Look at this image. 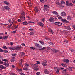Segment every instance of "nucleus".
I'll list each match as a JSON object with an SVG mask.
<instances>
[{
	"label": "nucleus",
	"mask_w": 75,
	"mask_h": 75,
	"mask_svg": "<svg viewBox=\"0 0 75 75\" xmlns=\"http://www.w3.org/2000/svg\"><path fill=\"white\" fill-rule=\"evenodd\" d=\"M32 67L34 68H33V69L36 71H38L39 69L38 68V65L36 64H33Z\"/></svg>",
	"instance_id": "f257e3e1"
},
{
	"label": "nucleus",
	"mask_w": 75,
	"mask_h": 75,
	"mask_svg": "<svg viewBox=\"0 0 75 75\" xmlns=\"http://www.w3.org/2000/svg\"><path fill=\"white\" fill-rule=\"evenodd\" d=\"M25 13H24V12H23L22 13V14L21 15V17H20V18H22V19H23V20H24L25 19Z\"/></svg>",
	"instance_id": "f03ea898"
},
{
	"label": "nucleus",
	"mask_w": 75,
	"mask_h": 75,
	"mask_svg": "<svg viewBox=\"0 0 75 75\" xmlns=\"http://www.w3.org/2000/svg\"><path fill=\"white\" fill-rule=\"evenodd\" d=\"M64 28L67 29V30H71V29L70 27L68 26H65L64 27Z\"/></svg>",
	"instance_id": "7ed1b4c3"
},
{
	"label": "nucleus",
	"mask_w": 75,
	"mask_h": 75,
	"mask_svg": "<svg viewBox=\"0 0 75 75\" xmlns=\"http://www.w3.org/2000/svg\"><path fill=\"white\" fill-rule=\"evenodd\" d=\"M38 24L39 25H40V26H41V27H44V24L43 23H42L40 22H39L38 23Z\"/></svg>",
	"instance_id": "20e7f679"
},
{
	"label": "nucleus",
	"mask_w": 75,
	"mask_h": 75,
	"mask_svg": "<svg viewBox=\"0 0 75 75\" xmlns=\"http://www.w3.org/2000/svg\"><path fill=\"white\" fill-rule=\"evenodd\" d=\"M44 8H43V9L45 10H47L48 8H49V6L47 5H45L44 6Z\"/></svg>",
	"instance_id": "39448f33"
},
{
	"label": "nucleus",
	"mask_w": 75,
	"mask_h": 75,
	"mask_svg": "<svg viewBox=\"0 0 75 75\" xmlns=\"http://www.w3.org/2000/svg\"><path fill=\"white\" fill-rule=\"evenodd\" d=\"M55 24L58 26H61L62 25V23L59 22H56L55 23Z\"/></svg>",
	"instance_id": "423d86ee"
},
{
	"label": "nucleus",
	"mask_w": 75,
	"mask_h": 75,
	"mask_svg": "<svg viewBox=\"0 0 75 75\" xmlns=\"http://www.w3.org/2000/svg\"><path fill=\"white\" fill-rule=\"evenodd\" d=\"M34 11L35 13H37L38 11H39V10L38 9V8L37 7H34Z\"/></svg>",
	"instance_id": "0eeeda50"
},
{
	"label": "nucleus",
	"mask_w": 75,
	"mask_h": 75,
	"mask_svg": "<svg viewBox=\"0 0 75 75\" xmlns=\"http://www.w3.org/2000/svg\"><path fill=\"white\" fill-rule=\"evenodd\" d=\"M44 72L46 74H49V73H50L49 71H48V70L46 69H44Z\"/></svg>",
	"instance_id": "6e6552de"
},
{
	"label": "nucleus",
	"mask_w": 75,
	"mask_h": 75,
	"mask_svg": "<svg viewBox=\"0 0 75 75\" xmlns=\"http://www.w3.org/2000/svg\"><path fill=\"white\" fill-rule=\"evenodd\" d=\"M42 65L43 66H47V61H45V62H42Z\"/></svg>",
	"instance_id": "1a4fd4ad"
},
{
	"label": "nucleus",
	"mask_w": 75,
	"mask_h": 75,
	"mask_svg": "<svg viewBox=\"0 0 75 75\" xmlns=\"http://www.w3.org/2000/svg\"><path fill=\"white\" fill-rule=\"evenodd\" d=\"M19 64L21 66H22L23 65V60L22 59H21L19 61Z\"/></svg>",
	"instance_id": "9d476101"
},
{
	"label": "nucleus",
	"mask_w": 75,
	"mask_h": 75,
	"mask_svg": "<svg viewBox=\"0 0 75 75\" xmlns=\"http://www.w3.org/2000/svg\"><path fill=\"white\" fill-rule=\"evenodd\" d=\"M66 13L64 12H62L61 13V16H63V17H64V16H66Z\"/></svg>",
	"instance_id": "9b49d317"
},
{
	"label": "nucleus",
	"mask_w": 75,
	"mask_h": 75,
	"mask_svg": "<svg viewBox=\"0 0 75 75\" xmlns=\"http://www.w3.org/2000/svg\"><path fill=\"white\" fill-rule=\"evenodd\" d=\"M0 68H2L3 69H4L6 68V67H4L3 65H0Z\"/></svg>",
	"instance_id": "f8f14e48"
},
{
	"label": "nucleus",
	"mask_w": 75,
	"mask_h": 75,
	"mask_svg": "<svg viewBox=\"0 0 75 75\" xmlns=\"http://www.w3.org/2000/svg\"><path fill=\"white\" fill-rule=\"evenodd\" d=\"M4 8L6 10H10V8L7 6H5Z\"/></svg>",
	"instance_id": "ddd939ff"
},
{
	"label": "nucleus",
	"mask_w": 75,
	"mask_h": 75,
	"mask_svg": "<svg viewBox=\"0 0 75 75\" xmlns=\"http://www.w3.org/2000/svg\"><path fill=\"white\" fill-rule=\"evenodd\" d=\"M61 65H62L63 67H65V68H67V65L65 64H64L63 63H61Z\"/></svg>",
	"instance_id": "4468645a"
},
{
	"label": "nucleus",
	"mask_w": 75,
	"mask_h": 75,
	"mask_svg": "<svg viewBox=\"0 0 75 75\" xmlns=\"http://www.w3.org/2000/svg\"><path fill=\"white\" fill-rule=\"evenodd\" d=\"M52 14H54L55 15H58V12L54 11H52Z\"/></svg>",
	"instance_id": "2eb2a0df"
},
{
	"label": "nucleus",
	"mask_w": 75,
	"mask_h": 75,
	"mask_svg": "<svg viewBox=\"0 0 75 75\" xmlns=\"http://www.w3.org/2000/svg\"><path fill=\"white\" fill-rule=\"evenodd\" d=\"M63 61L65 62H66L67 64H69V60L68 59L64 60Z\"/></svg>",
	"instance_id": "dca6fc26"
},
{
	"label": "nucleus",
	"mask_w": 75,
	"mask_h": 75,
	"mask_svg": "<svg viewBox=\"0 0 75 75\" xmlns=\"http://www.w3.org/2000/svg\"><path fill=\"white\" fill-rule=\"evenodd\" d=\"M4 4H6V6H9L10 5V3H9V2H7L6 1H4Z\"/></svg>",
	"instance_id": "f3484780"
},
{
	"label": "nucleus",
	"mask_w": 75,
	"mask_h": 75,
	"mask_svg": "<svg viewBox=\"0 0 75 75\" xmlns=\"http://www.w3.org/2000/svg\"><path fill=\"white\" fill-rule=\"evenodd\" d=\"M69 50L70 51H71V52H75V49H70Z\"/></svg>",
	"instance_id": "a211bd4d"
},
{
	"label": "nucleus",
	"mask_w": 75,
	"mask_h": 75,
	"mask_svg": "<svg viewBox=\"0 0 75 75\" xmlns=\"http://www.w3.org/2000/svg\"><path fill=\"white\" fill-rule=\"evenodd\" d=\"M61 21L63 22H64V23H68V21L67 20H65L63 19H61Z\"/></svg>",
	"instance_id": "6ab92c4d"
},
{
	"label": "nucleus",
	"mask_w": 75,
	"mask_h": 75,
	"mask_svg": "<svg viewBox=\"0 0 75 75\" xmlns=\"http://www.w3.org/2000/svg\"><path fill=\"white\" fill-rule=\"evenodd\" d=\"M71 17L70 16H68L67 17V19L68 20H71Z\"/></svg>",
	"instance_id": "aec40b11"
},
{
	"label": "nucleus",
	"mask_w": 75,
	"mask_h": 75,
	"mask_svg": "<svg viewBox=\"0 0 75 75\" xmlns=\"http://www.w3.org/2000/svg\"><path fill=\"white\" fill-rule=\"evenodd\" d=\"M16 50H20L21 49V47L20 46H17V47L15 48Z\"/></svg>",
	"instance_id": "412c9836"
},
{
	"label": "nucleus",
	"mask_w": 75,
	"mask_h": 75,
	"mask_svg": "<svg viewBox=\"0 0 75 75\" xmlns=\"http://www.w3.org/2000/svg\"><path fill=\"white\" fill-rule=\"evenodd\" d=\"M28 24V23L26 21L22 23V24H23V25H27Z\"/></svg>",
	"instance_id": "4be33fe9"
},
{
	"label": "nucleus",
	"mask_w": 75,
	"mask_h": 75,
	"mask_svg": "<svg viewBox=\"0 0 75 75\" xmlns=\"http://www.w3.org/2000/svg\"><path fill=\"white\" fill-rule=\"evenodd\" d=\"M3 65H5V66H6V67H8L9 66V64H7L6 62H5L4 64Z\"/></svg>",
	"instance_id": "5701e85b"
},
{
	"label": "nucleus",
	"mask_w": 75,
	"mask_h": 75,
	"mask_svg": "<svg viewBox=\"0 0 75 75\" xmlns=\"http://www.w3.org/2000/svg\"><path fill=\"white\" fill-rule=\"evenodd\" d=\"M3 40H6V39H7V38H8V36H4L3 37Z\"/></svg>",
	"instance_id": "b1692460"
},
{
	"label": "nucleus",
	"mask_w": 75,
	"mask_h": 75,
	"mask_svg": "<svg viewBox=\"0 0 75 75\" xmlns=\"http://www.w3.org/2000/svg\"><path fill=\"white\" fill-rule=\"evenodd\" d=\"M67 69H65L64 70L62 71V73H66L67 72Z\"/></svg>",
	"instance_id": "393cba45"
},
{
	"label": "nucleus",
	"mask_w": 75,
	"mask_h": 75,
	"mask_svg": "<svg viewBox=\"0 0 75 75\" xmlns=\"http://www.w3.org/2000/svg\"><path fill=\"white\" fill-rule=\"evenodd\" d=\"M48 31L49 32H50L51 33H52V34L54 33V32H53L52 31V29L50 28H49L48 29Z\"/></svg>",
	"instance_id": "a878e982"
},
{
	"label": "nucleus",
	"mask_w": 75,
	"mask_h": 75,
	"mask_svg": "<svg viewBox=\"0 0 75 75\" xmlns=\"http://www.w3.org/2000/svg\"><path fill=\"white\" fill-rule=\"evenodd\" d=\"M69 1H66V5L67 6H69Z\"/></svg>",
	"instance_id": "bb28decb"
},
{
	"label": "nucleus",
	"mask_w": 75,
	"mask_h": 75,
	"mask_svg": "<svg viewBox=\"0 0 75 75\" xmlns=\"http://www.w3.org/2000/svg\"><path fill=\"white\" fill-rule=\"evenodd\" d=\"M41 21H42L43 22H44V21H45V18H42Z\"/></svg>",
	"instance_id": "cd10ccee"
},
{
	"label": "nucleus",
	"mask_w": 75,
	"mask_h": 75,
	"mask_svg": "<svg viewBox=\"0 0 75 75\" xmlns=\"http://www.w3.org/2000/svg\"><path fill=\"white\" fill-rule=\"evenodd\" d=\"M49 21L50 22H54V21H55V20L50 19L49 20Z\"/></svg>",
	"instance_id": "c85d7f7f"
},
{
	"label": "nucleus",
	"mask_w": 75,
	"mask_h": 75,
	"mask_svg": "<svg viewBox=\"0 0 75 75\" xmlns=\"http://www.w3.org/2000/svg\"><path fill=\"white\" fill-rule=\"evenodd\" d=\"M21 56L22 57H24V52H22L21 53Z\"/></svg>",
	"instance_id": "c756f323"
},
{
	"label": "nucleus",
	"mask_w": 75,
	"mask_h": 75,
	"mask_svg": "<svg viewBox=\"0 0 75 75\" xmlns=\"http://www.w3.org/2000/svg\"><path fill=\"white\" fill-rule=\"evenodd\" d=\"M47 50H48V51H50V50H51L52 49L51 48V47H47Z\"/></svg>",
	"instance_id": "7c9ffc66"
},
{
	"label": "nucleus",
	"mask_w": 75,
	"mask_h": 75,
	"mask_svg": "<svg viewBox=\"0 0 75 75\" xmlns=\"http://www.w3.org/2000/svg\"><path fill=\"white\" fill-rule=\"evenodd\" d=\"M12 24H13V23H11V24H10V25H8L7 26V27L8 28H10V27H11Z\"/></svg>",
	"instance_id": "2f4dec72"
},
{
	"label": "nucleus",
	"mask_w": 75,
	"mask_h": 75,
	"mask_svg": "<svg viewBox=\"0 0 75 75\" xmlns=\"http://www.w3.org/2000/svg\"><path fill=\"white\" fill-rule=\"evenodd\" d=\"M46 48H47V47H43L42 48L40 49V50H45V49H46Z\"/></svg>",
	"instance_id": "473e14b6"
},
{
	"label": "nucleus",
	"mask_w": 75,
	"mask_h": 75,
	"mask_svg": "<svg viewBox=\"0 0 75 75\" xmlns=\"http://www.w3.org/2000/svg\"><path fill=\"white\" fill-rule=\"evenodd\" d=\"M35 45L36 46V47H39L40 45L39 44H38L37 43H35Z\"/></svg>",
	"instance_id": "72a5a7b5"
},
{
	"label": "nucleus",
	"mask_w": 75,
	"mask_h": 75,
	"mask_svg": "<svg viewBox=\"0 0 75 75\" xmlns=\"http://www.w3.org/2000/svg\"><path fill=\"white\" fill-rule=\"evenodd\" d=\"M2 61H4L5 62H8V60L7 59H2Z\"/></svg>",
	"instance_id": "f704fd0d"
},
{
	"label": "nucleus",
	"mask_w": 75,
	"mask_h": 75,
	"mask_svg": "<svg viewBox=\"0 0 75 75\" xmlns=\"http://www.w3.org/2000/svg\"><path fill=\"white\" fill-rule=\"evenodd\" d=\"M34 33L33 31H32L30 33V35H34Z\"/></svg>",
	"instance_id": "c9c22d12"
},
{
	"label": "nucleus",
	"mask_w": 75,
	"mask_h": 75,
	"mask_svg": "<svg viewBox=\"0 0 75 75\" xmlns=\"http://www.w3.org/2000/svg\"><path fill=\"white\" fill-rule=\"evenodd\" d=\"M8 52V51L7 50H4L3 51V52H4V53H7Z\"/></svg>",
	"instance_id": "e433bc0d"
},
{
	"label": "nucleus",
	"mask_w": 75,
	"mask_h": 75,
	"mask_svg": "<svg viewBox=\"0 0 75 75\" xmlns=\"http://www.w3.org/2000/svg\"><path fill=\"white\" fill-rule=\"evenodd\" d=\"M69 71H72V67H69L68 69Z\"/></svg>",
	"instance_id": "4c0bfd02"
},
{
	"label": "nucleus",
	"mask_w": 75,
	"mask_h": 75,
	"mask_svg": "<svg viewBox=\"0 0 75 75\" xmlns=\"http://www.w3.org/2000/svg\"><path fill=\"white\" fill-rule=\"evenodd\" d=\"M9 74L10 75H16V74H15L13 73H9Z\"/></svg>",
	"instance_id": "58836bf2"
},
{
	"label": "nucleus",
	"mask_w": 75,
	"mask_h": 75,
	"mask_svg": "<svg viewBox=\"0 0 75 75\" xmlns=\"http://www.w3.org/2000/svg\"><path fill=\"white\" fill-rule=\"evenodd\" d=\"M39 42L40 43V44H41L42 45H44V43L42 41H39Z\"/></svg>",
	"instance_id": "ea45409f"
},
{
	"label": "nucleus",
	"mask_w": 75,
	"mask_h": 75,
	"mask_svg": "<svg viewBox=\"0 0 75 75\" xmlns=\"http://www.w3.org/2000/svg\"><path fill=\"white\" fill-rule=\"evenodd\" d=\"M2 48H3L4 49V50H6V49H7V47H6V46H3V47H2Z\"/></svg>",
	"instance_id": "a19ab883"
},
{
	"label": "nucleus",
	"mask_w": 75,
	"mask_h": 75,
	"mask_svg": "<svg viewBox=\"0 0 75 75\" xmlns=\"http://www.w3.org/2000/svg\"><path fill=\"white\" fill-rule=\"evenodd\" d=\"M63 34L65 35V34H67V31L66 30H64L63 31Z\"/></svg>",
	"instance_id": "79ce46f5"
},
{
	"label": "nucleus",
	"mask_w": 75,
	"mask_h": 75,
	"mask_svg": "<svg viewBox=\"0 0 75 75\" xmlns=\"http://www.w3.org/2000/svg\"><path fill=\"white\" fill-rule=\"evenodd\" d=\"M64 42H66V43H68V41L67 39L64 40Z\"/></svg>",
	"instance_id": "37998d69"
},
{
	"label": "nucleus",
	"mask_w": 75,
	"mask_h": 75,
	"mask_svg": "<svg viewBox=\"0 0 75 75\" xmlns=\"http://www.w3.org/2000/svg\"><path fill=\"white\" fill-rule=\"evenodd\" d=\"M23 70H25V71H28V69L26 67L23 68Z\"/></svg>",
	"instance_id": "c03bdc74"
},
{
	"label": "nucleus",
	"mask_w": 75,
	"mask_h": 75,
	"mask_svg": "<svg viewBox=\"0 0 75 75\" xmlns=\"http://www.w3.org/2000/svg\"><path fill=\"white\" fill-rule=\"evenodd\" d=\"M56 50V49H53V50H52V51L53 52H54V53H55Z\"/></svg>",
	"instance_id": "a18cd8bd"
},
{
	"label": "nucleus",
	"mask_w": 75,
	"mask_h": 75,
	"mask_svg": "<svg viewBox=\"0 0 75 75\" xmlns=\"http://www.w3.org/2000/svg\"><path fill=\"white\" fill-rule=\"evenodd\" d=\"M25 65L26 67H29V64H28L27 63H25Z\"/></svg>",
	"instance_id": "49530a36"
},
{
	"label": "nucleus",
	"mask_w": 75,
	"mask_h": 75,
	"mask_svg": "<svg viewBox=\"0 0 75 75\" xmlns=\"http://www.w3.org/2000/svg\"><path fill=\"white\" fill-rule=\"evenodd\" d=\"M61 4H65V1H61Z\"/></svg>",
	"instance_id": "de8ad7c7"
},
{
	"label": "nucleus",
	"mask_w": 75,
	"mask_h": 75,
	"mask_svg": "<svg viewBox=\"0 0 75 75\" xmlns=\"http://www.w3.org/2000/svg\"><path fill=\"white\" fill-rule=\"evenodd\" d=\"M18 25H17L16 26H14V29H16V28H18Z\"/></svg>",
	"instance_id": "09e8293b"
},
{
	"label": "nucleus",
	"mask_w": 75,
	"mask_h": 75,
	"mask_svg": "<svg viewBox=\"0 0 75 75\" xmlns=\"http://www.w3.org/2000/svg\"><path fill=\"white\" fill-rule=\"evenodd\" d=\"M3 52V50L1 48H0V52Z\"/></svg>",
	"instance_id": "8fccbe9b"
},
{
	"label": "nucleus",
	"mask_w": 75,
	"mask_h": 75,
	"mask_svg": "<svg viewBox=\"0 0 75 75\" xmlns=\"http://www.w3.org/2000/svg\"><path fill=\"white\" fill-rule=\"evenodd\" d=\"M9 49L10 50H14V49L11 48V47H9Z\"/></svg>",
	"instance_id": "3c124183"
},
{
	"label": "nucleus",
	"mask_w": 75,
	"mask_h": 75,
	"mask_svg": "<svg viewBox=\"0 0 75 75\" xmlns=\"http://www.w3.org/2000/svg\"><path fill=\"white\" fill-rule=\"evenodd\" d=\"M38 48L40 49V48H42V47L40 45L39 47H38Z\"/></svg>",
	"instance_id": "603ef678"
},
{
	"label": "nucleus",
	"mask_w": 75,
	"mask_h": 75,
	"mask_svg": "<svg viewBox=\"0 0 75 75\" xmlns=\"http://www.w3.org/2000/svg\"><path fill=\"white\" fill-rule=\"evenodd\" d=\"M56 72L57 74H59V70H57L56 71Z\"/></svg>",
	"instance_id": "864d4df0"
},
{
	"label": "nucleus",
	"mask_w": 75,
	"mask_h": 75,
	"mask_svg": "<svg viewBox=\"0 0 75 75\" xmlns=\"http://www.w3.org/2000/svg\"><path fill=\"white\" fill-rule=\"evenodd\" d=\"M18 71L19 72H21V71H22V69H18Z\"/></svg>",
	"instance_id": "5fc2aeb1"
},
{
	"label": "nucleus",
	"mask_w": 75,
	"mask_h": 75,
	"mask_svg": "<svg viewBox=\"0 0 75 75\" xmlns=\"http://www.w3.org/2000/svg\"><path fill=\"white\" fill-rule=\"evenodd\" d=\"M69 6H73V4L71 3L69 4Z\"/></svg>",
	"instance_id": "6e6d98bb"
},
{
	"label": "nucleus",
	"mask_w": 75,
	"mask_h": 75,
	"mask_svg": "<svg viewBox=\"0 0 75 75\" xmlns=\"http://www.w3.org/2000/svg\"><path fill=\"white\" fill-rule=\"evenodd\" d=\"M57 17H58V19H62V17L61 16H58Z\"/></svg>",
	"instance_id": "4d7b16f0"
},
{
	"label": "nucleus",
	"mask_w": 75,
	"mask_h": 75,
	"mask_svg": "<svg viewBox=\"0 0 75 75\" xmlns=\"http://www.w3.org/2000/svg\"><path fill=\"white\" fill-rule=\"evenodd\" d=\"M29 31H33L34 30V29H29Z\"/></svg>",
	"instance_id": "13d9d810"
},
{
	"label": "nucleus",
	"mask_w": 75,
	"mask_h": 75,
	"mask_svg": "<svg viewBox=\"0 0 75 75\" xmlns=\"http://www.w3.org/2000/svg\"><path fill=\"white\" fill-rule=\"evenodd\" d=\"M40 72H37L36 73V75H40Z\"/></svg>",
	"instance_id": "bf43d9fd"
},
{
	"label": "nucleus",
	"mask_w": 75,
	"mask_h": 75,
	"mask_svg": "<svg viewBox=\"0 0 75 75\" xmlns=\"http://www.w3.org/2000/svg\"><path fill=\"white\" fill-rule=\"evenodd\" d=\"M11 62H14L15 60H14V59H11Z\"/></svg>",
	"instance_id": "052dcab7"
},
{
	"label": "nucleus",
	"mask_w": 75,
	"mask_h": 75,
	"mask_svg": "<svg viewBox=\"0 0 75 75\" xmlns=\"http://www.w3.org/2000/svg\"><path fill=\"white\" fill-rule=\"evenodd\" d=\"M16 31H13V32H11V33H12V34H15L16 33Z\"/></svg>",
	"instance_id": "680f3d73"
},
{
	"label": "nucleus",
	"mask_w": 75,
	"mask_h": 75,
	"mask_svg": "<svg viewBox=\"0 0 75 75\" xmlns=\"http://www.w3.org/2000/svg\"><path fill=\"white\" fill-rule=\"evenodd\" d=\"M50 18L51 20H54V18H53V17H50Z\"/></svg>",
	"instance_id": "e2e57ef3"
},
{
	"label": "nucleus",
	"mask_w": 75,
	"mask_h": 75,
	"mask_svg": "<svg viewBox=\"0 0 75 75\" xmlns=\"http://www.w3.org/2000/svg\"><path fill=\"white\" fill-rule=\"evenodd\" d=\"M12 56H16V54L14 53V54H12Z\"/></svg>",
	"instance_id": "0e129e2a"
},
{
	"label": "nucleus",
	"mask_w": 75,
	"mask_h": 75,
	"mask_svg": "<svg viewBox=\"0 0 75 75\" xmlns=\"http://www.w3.org/2000/svg\"><path fill=\"white\" fill-rule=\"evenodd\" d=\"M3 64V61H0V64Z\"/></svg>",
	"instance_id": "69168bd1"
},
{
	"label": "nucleus",
	"mask_w": 75,
	"mask_h": 75,
	"mask_svg": "<svg viewBox=\"0 0 75 75\" xmlns=\"http://www.w3.org/2000/svg\"><path fill=\"white\" fill-rule=\"evenodd\" d=\"M72 27H73V28L75 30V25H73L72 26Z\"/></svg>",
	"instance_id": "338daca9"
},
{
	"label": "nucleus",
	"mask_w": 75,
	"mask_h": 75,
	"mask_svg": "<svg viewBox=\"0 0 75 75\" xmlns=\"http://www.w3.org/2000/svg\"><path fill=\"white\" fill-rule=\"evenodd\" d=\"M20 74L21 75H25V74L23 73H20Z\"/></svg>",
	"instance_id": "774afa93"
}]
</instances>
